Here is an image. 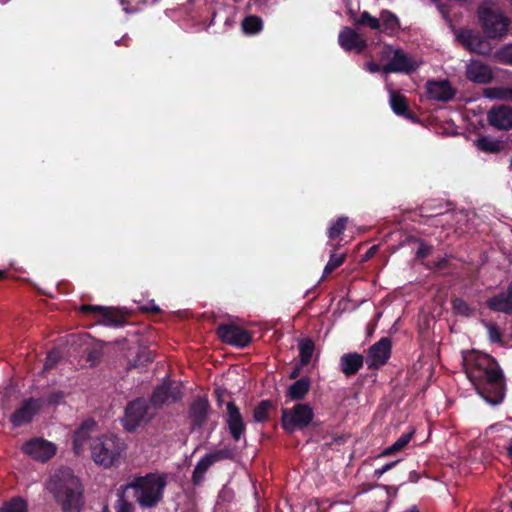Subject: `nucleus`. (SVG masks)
I'll use <instances>...</instances> for the list:
<instances>
[{"mask_svg": "<svg viewBox=\"0 0 512 512\" xmlns=\"http://www.w3.org/2000/svg\"><path fill=\"white\" fill-rule=\"evenodd\" d=\"M59 353L57 351H51L46 358L45 367H52L58 360Z\"/></svg>", "mask_w": 512, "mask_h": 512, "instance_id": "nucleus-44", "label": "nucleus"}, {"mask_svg": "<svg viewBox=\"0 0 512 512\" xmlns=\"http://www.w3.org/2000/svg\"><path fill=\"white\" fill-rule=\"evenodd\" d=\"M366 70H368L370 73H375L378 71H382V68L375 62H368L365 64Z\"/></svg>", "mask_w": 512, "mask_h": 512, "instance_id": "nucleus-46", "label": "nucleus"}, {"mask_svg": "<svg viewBox=\"0 0 512 512\" xmlns=\"http://www.w3.org/2000/svg\"><path fill=\"white\" fill-rule=\"evenodd\" d=\"M428 254V251L425 247H421L418 251H417V255L419 257H424L425 255Z\"/></svg>", "mask_w": 512, "mask_h": 512, "instance_id": "nucleus-49", "label": "nucleus"}, {"mask_svg": "<svg viewBox=\"0 0 512 512\" xmlns=\"http://www.w3.org/2000/svg\"><path fill=\"white\" fill-rule=\"evenodd\" d=\"M344 258V254H331L330 259L324 268V275L330 274L339 267L343 263Z\"/></svg>", "mask_w": 512, "mask_h": 512, "instance_id": "nucleus-38", "label": "nucleus"}, {"mask_svg": "<svg viewBox=\"0 0 512 512\" xmlns=\"http://www.w3.org/2000/svg\"><path fill=\"white\" fill-rule=\"evenodd\" d=\"M217 334L223 342L238 347H245L251 341L247 331L233 324L221 325L217 329Z\"/></svg>", "mask_w": 512, "mask_h": 512, "instance_id": "nucleus-12", "label": "nucleus"}, {"mask_svg": "<svg viewBox=\"0 0 512 512\" xmlns=\"http://www.w3.org/2000/svg\"><path fill=\"white\" fill-rule=\"evenodd\" d=\"M412 435H413V432H408V433H404L402 434L398 439L397 441L392 444L391 446L387 447L383 452H382V456H387V455H390L396 451H400L402 450L411 440L412 438Z\"/></svg>", "mask_w": 512, "mask_h": 512, "instance_id": "nucleus-33", "label": "nucleus"}, {"mask_svg": "<svg viewBox=\"0 0 512 512\" xmlns=\"http://www.w3.org/2000/svg\"><path fill=\"white\" fill-rule=\"evenodd\" d=\"M124 493L125 492L122 491L118 496L115 504V512H134L133 504L125 498Z\"/></svg>", "mask_w": 512, "mask_h": 512, "instance_id": "nucleus-39", "label": "nucleus"}, {"mask_svg": "<svg viewBox=\"0 0 512 512\" xmlns=\"http://www.w3.org/2000/svg\"><path fill=\"white\" fill-rule=\"evenodd\" d=\"M456 40L467 50L487 56L492 48L487 39L478 31L469 28H462L454 32Z\"/></svg>", "mask_w": 512, "mask_h": 512, "instance_id": "nucleus-10", "label": "nucleus"}, {"mask_svg": "<svg viewBox=\"0 0 512 512\" xmlns=\"http://www.w3.org/2000/svg\"><path fill=\"white\" fill-rule=\"evenodd\" d=\"M181 398L180 386L176 383H164L157 387L149 401L152 407L171 404Z\"/></svg>", "mask_w": 512, "mask_h": 512, "instance_id": "nucleus-13", "label": "nucleus"}, {"mask_svg": "<svg viewBox=\"0 0 512 512\" xmlns=\"http://www.w3.org/2000/svg\"><path fill=\"white\" fill-rule=\"evenodd\" d=\"M127 445L118 436L109 434L95 437L90 445L91 458L103 468H111L125 457Z\"/></svg>", "mask_w": 512, "mask_h": 512, "instance_id": "nucleus-4", "label": "nucleus"}, {"mask_svg": "<svg viewBox=\"0 0 512 512\" xmlns=\"http://www.w3.org/2000/svg\"><path fill=\"white\" fill-rule=\"evenodd\" d=\"M477 17L483 33L489 39H502L508 34L511 19L491 1L482 2Z\"/></svg>", "mask_w": 512, "mask_h": 512, "instance_id": "nucleus-5", "label": "nucleus"}, {"mask_svg": "<svg viewBox=\"0 0 512 512\" xmlns=\"http://www.w3.org/2000/svg\"><path fill=\"white\" fill-rule=\"evenodd\" d=\"M487 304L488 307L494 311L507 314L512 313V284L509 285L505 292H501L498 295L490 298Z\"/></svg>", "mask_w": 512, "mask_h": 512, "instance_id": "nucleus-24", "label": "nucleus"}, {"mask_svg": "<svg viewBox=\"0 0 512 512\" xmlns=\"http://www.w3.org/2000/svg\"><path fill=\"white\" fill-rule=\"evenodd\" d=\"M7 1H8V0H1V2H2V3H5V2H7Z\"/></svg>", "mask_w": 512, "mask_h": 512, "instance_id": "nucleus-55", "label": "nucleus"}, {"mask_svg": "<svg viewBox=\"0 0 512 512\" xmlns=\"http://www.w3.org/2000/svg\"><path fill=\"white\" fill-rule=\"evenodd\" d=\"M313 416V410L310 405L300 403L291 409L283 410L282 424L287 431L293 432L307 427L312 421Z\"/></svg>", "mask_w": 512, "mask_h": 512, "instance_id": "nucleus-9", "label": "nucleus"}, {"mask_svg": "<svg viewBox=\"0 0 512 512\" xmlns=\"http://www.w3.org/2000/svg\"><path fill=\"white\" fill-rule=\"evenodd\" d=\"M426 94L430 99L445 102L453 98L455 91L447 80H434L427 82Z\"/></svg>", "mask_w": 512, "mask_h": 512, "instance_id": "nucleus-20", "label": "nucleus"}, {"mask_svg": "<svg viewBox=\"0 0 512 512\" xmlns=\"http://www.w3.org/2000/svg\"><path fill=\"white\" fill-rule=\"evenodd\" d=\"M347 220L348 219L346 217H341L330 226L328 230V236L330 239L337 238L344 231Z\"/></svg>", "mask_w": 512, "mask_h": 512, "instance_id": "nucleus-37", "label": "nucleus"}, {"mask_svg": "<svg viewBox=\"0 0 512 512\" xmlns=\"http://www.w3.org/2000/svg\"><path fill=\"white\" fill-rule=\"evenodd\" d=\"M270 404L268 402L260 403L254 410V420L256 422H263L268 418Z\"/></svg>", "mask_w": 512, "mask_h": 512, "instance_id": "nucleus-40", "label": "nucleus"}, {"mask_svg": "<svg viewBox=\"0 0 512 512\" xmlns=\"http://www.w3.org/2000/svg\"><path fill=\"white\" fill-rule=\"evenodd\" d=\"M466 77L474 83L487 84L491 82L493 72L489 65L472 59L466 64Z\"/></svg>", "mask_w": 512, "mask_h": 512, "instance_id": "nucleus-16", "label": "nucleus"}, {"mask_svg": "<svg viewBox=\"0 0 512 512\" xmlns=\"http://www.w3.org/2000/svg\"><path fill=\"white\" fill-rule=\"evenodd\" d=\"M404 512H420L418 509H416L415 507H412Z\"/></svg>", "mask_w": 512, "mask_h": 512, "instance_id": "nucleus-52", "label": "nucleus"}, {"mask_svg": "<svg viewBox=\"0 0 512 512\" xmlns=\"http://www.w3.org/2000/svg\"><path fill=\"white\" fill-rule=\"evenodd\" d=\"M506 449H507L508 455L512 458V437H511V440Z\"/></svg>", "mask_w": 512, "mask_h": 512, "instance_id": "nucleus-51", "label": "nucleus"}, {"mask_svg": "<svg viewBox=\"0 0 512 512\" xmlns=\"http://www.w3.org/2000/svg\"><path fill=\"white\" fill-rule=\"evenodd\" d=\"M488 122L498 130H509L512 128V108L499 106L488 112Z\"/></svg>", "mask_w": 512, "mask_h": 512, "instance_id": "nucleus-22", "label": "nucleus"}, {"mask_svg": "<svg viewBox=\"0 0 512 512\" xmlns=\"http://www.w3.org/2000/svg\"><path fill=\"white\" fill-rule=\"evenodd\" d=\"M511 431L512 430L509 426H507L503 423H496V424L489 426L486 429L485 437L489 441L495 442L498 437L499 438L506 437L511 433Z\"/></svg>", "mask_w": 512, "mask_h": 512, "instance_id": "nucleus-30", "label": "nucleus"}, {"mask_svg": "<svg viewBox=\"0 0 512 512\" xmlns=\"http://www.w3.org/2000/svg\"><path fill=\"white\" fill-rule=\"evenodd\" d=\"M347 14L351 21L356 25H367L371 29L377 30L384 27L385 30H395L398 27L397 17L389 11H383L379 19L371 16L367 11L360 12L359 0H345Z\"/></svg>", "mask_w": 512, "mask_h": 512, "instance_id": "nucleus-6", "label": "nucleus"}, {"mask_svg": "<svg viewBox=\"0 0 512 512\" xmlns=\"http://www.w3.org/2000/svg\"><path fill=\"white\" fill-rule=\"evenodd\" d=\"M386 87L389 91V102L392 110L398 115H405L407 112V101L406 99L397 94L390 86V84H386Z\"/></svg>", "mask_w": 512, "mask_h": 512, "instance_id": "nucleus-27", "label": "nucleus"}, {"mask_svg": "<svg viewBox=\"0 0 512 512\" xmlns=\"http://www.w3.org/2000/svg\"><path fill=\"white\" fill-rule=\"evenodd\" d=\"M43 401L30 398L26 400L21 407L11 416V422L14 426H21L30 422L33 417L42 409Z\"/></svg>", "mask_w": 512, "mask_h": 512, "instance_id": "nucleus-14", "label": "nucleus"}, {"mask_svg": "<svg viewBox=\"0 0 512 512\" xmlns=\"http://www.w3.org/2000/svg\"><path fill=\"white\" fill-rule=\"evenodd\" d=\"M483 95L491 100H509L512 101L511 87H488L483 90Z\"/></svg>", "mask_w": 512, "mask_h": 512, "instance_id": "nucleus-29", "label": "nucleus"}, {"mask_svg": "<svg viewBox=\"0 0 512 512\" xmlns=\"http://www.w3.org/2000/svg\"><path fill=\"white\" fill-rule=\"evenodd\" d=\"M396 463H397V461L389 463V464H386V465L382 466L381 468L377 469L375 471V473L378 474V475H382L385 472H387L388 470H390Z\"/></svg>", "mask_w": 512, "mask_h": 512, "instance_id": "nucleus-47", "label": "nucleus"}, {"mask_svg": "<svg viewBox=\"0 0 512 512\" xmlns=\"http://www.w3.org/2000/svg\"><path fill=\"white\" fill-rule=\"evenodd\" d=\"M208 411V401L205 398L197 399L191 406V415L197 423H201Z\"/></svg>", "mask_w": 512, "mask_h": 512, "instance_id": "nucleus-32", "label": "nucleus"}, {"mask_svg": "<svg viewBox=\"0 0 512 512\" xmlns=\"http://www.w3.org/2000/svg\"><path fill=\"white\" fill-rule=\"evenodd\" d=\"M381 61H387L382 67L383 75L390 72L410 73L421 65L418 58L408 55L401 49H393L390 46L383 47L380 56Z\"/></svg>", "mask_w": 512, "mask_h": 512, "instance_id": "nucleus-7", "label": "nucleus"}, {"mask_svg": "<svg viewBox=\"0 0 512 512\" xmlns=\"http://www.w3.org/2000/svg\"><path fill=\"white\" fill-rule=\"evenodd\" d=\"M476 147L486 153H498L504 148V143L492 137L483 136L476 140Z\"/></svg>", "mask_w": 512, "mask_h": 512, "instance_id": "nucleus-26", "label": "nucleus"}, {"mask_svg": "<svg viewBox=\"0 0 512 512\" xmlns=\"http://www.w3.org/2000/svg\"><path fill=\"white\" fill-rule=\"evenodd\" d=\"M231 451L228 449L217 450L203 456L195 466L193 472V481L198 484L204 477V474L208 470V468L223 459H227L231 457Z\"/></svg>", "mask_w": 512, "mask_h": 512, "instance_id": "nucleus-15", "label": "nucleus"}, {"mask_svg": "<svg viewBox=\"0 0 512 512\" xmlns=\"http://www.w3.org/2000/svg\"><path fill=\"white\" fill-rule=\"evenodd\" d=\"M96 422L94 420H86L82 425L75 431L73 435V449L76 454H81L84 451L86 444L89 442L91 445L92 434L95 432Z\"/></svg>", "mask_w": 512, "mask_h": 512, "instance_id": "nucleus-19", "label": "nucleus"}, {"mask_svg": "<svg viewBox=\"0 0 512 512\" xmlns=\"http://www.w3.org/2000/svg\"><path fill=\"white\" fill-rule=\"evenodd\" d=\"M363 364V357L357 353L345 354L341 357L340 365L346 375L355 374Z\"/></svg>", "mask_w": 512, "mask_h": 512, "instance_id": "nucleus-25", "label": "nucleus"}, {"mask_svg": "<svg viewBox=\"0 0 512 512\" xmlns=\"http://www.w3.org/2000/svg\"><path fill=\"white\" fill-rule=\"evenodd\" d=\"M0 512H28V503L22 497H14L0 507Z\"/></svg>", "mask_w": 512, "mask_h": 512, "instance_id": "nucleus-31", "label": "nucleus"}, {"mask_svg": "<svg viewBox=\"0 0 512 512\" xmlns=\"http://www.w3.org/2000/svg\"><path fill=\"white\" fill-rule=\"evenodd\" d=\"M11 394H12V391H11V390H9V391H6V392H5V394H3V395L1 396V398H0V404H1L2 408H4V409H5V408H7V406H6V402H5V398H6V397H8V396H10Z\"/></svg>", "mask_w": 512, "mask_h": 512, "instance_id": "nucleus-48", "label": "nucleus"}, {"mask_svg": "<svg viewBox=\"0 0 512 512\" xmlns=\"http://www.w3.org/2000/svg\"><path fill=\"white\" fill-rule=\"evenodd\" d=\"M23 451L33 459L45 462L55 455L57 448L50 441L34 438L23 445Z\"/></svg>", "mask_w": 512, "mask_h": 512, "instance_id": "nucleus-11", "label": "nucleus"}, {"mask_svg": "<svg viewBox=\"0 0 512 512\" xmlns=\"http://www.w3.org/2000/svg\"><path fill=\"white\" fill-rule=\"evenodd\" d=\"M63 399H64L63 392L55 391V392L50 394V396L48 397L47 401H48L49 404L56 405V404L61 403L63 401Z\"/></svg>", "mask_w": 512, "mask_h": 512, "instance_id": "nucleus-43", "label": "nucleus"}, {"mask_svg": "<svg viewBox=\"0 0 512 512\" xmlns=\"http://www.w3.org/2000/svg\"><path fill=\"white\" fill-rule=\"evenodd\" d=\"M132 2L131 0H120V3L123 7V10L127 13H132V12H135L139 9V7H134L132 6Z\"/></svg>", "mask_w": 512, "mask_h": 512, "instance_id": "nucleus-45", "label": "nucleus"}, {"mask_svg": "<svg viewBox=\"0 0 512 512\" xmlns=\"http://www.w3.org/2000/svg\"><path fill=\"white\" fill-rule=\"evenodd\" d=\"M391 343L387 338H382L369 350L366 363L369 368H377L386 363L390 357Z\"/></svg>", "mask_w": 512, "mask_h": 512, "instance_id": "nucleus-18", "label": "nucleus"}, {"mask_svg": "<svg viewBox=\"0 0 512 512\" xmlns=\"http://www.w3.org/2000/svg\"><path fill=\"white\" fill-rule=\"evenodd\" d=\"M338 43L345 51L356 53H360L366 47V40L350 27H344L340 30Z\"/></svg>", "mask_w": 512, "mask_h": 512, "instance_id": "nucleus-17", "label": "nucleus"}, {"mask_svg": "<svg viewBox=\"0 0 512 512\" xmlns=\"http://www.w3.org/2000/svg\"><path fill=\"white\" fill-rule=\"evenodd\" d=\"M508 1H509V3H510V4H511V6H512V0H508Z\"/></svg>", "mask_w": 512, "mask_h": 512, "instance_id": "nucleus-56", "label": "nucleus"}, {"mask_svg": "<svg viewBox=\"0 0 512 512\" xmlns=\"http://www.w3.org/2000/svg\"><path fill=\"white\" fill-rule=\"evenodd\" d=\"M81 310L86 313H93L97 315V323L114 326L121 323V316L119 313L112 308L103 307V306H93V305H83Z\"/></svg>", "mask_w": 512, "mask_h": 512, "instance_id": "nucleus-21", "label": "nucleus"}, {"mask_svg": "<svg viewBox=\"0 0 512 512\" xmlns=\"http://www.w3.org/2000/svg\"><path fill=\"white\" fill-rule=\"evenodd\" d=\"M5 272L3 270H0V278L4 277Z\"/></svg>", "mask_w": 512, "mask_h": 512, "instance_id": "nucleus-53", "label": "nucleus"}, {"mask_svg": "<svg viewBox=\"0 0 512 512\" xmlns=\"http://www.w3.org/2000/svg\"><path fill=\"white\" fill-rule=\"evenodd\" d=\"M463 362L467 377L478 394L490 405L500 404L504 399L505 384L497 362L481 352L468 353Z\"/></svg>", "mask_w": 512, "mask_h": 512, "instance_id": "nucleus-1", "label": "nucleus"}, {"mask_svg": "<svg viewBox=\"0 0 512 512\" xmlns=\"http://www.w3.org/2000/svg\"><path fill=\"white\" fill-rule=\"evenodd\" d=\"M242 27L245 33L255 34L262 29V20L257 16H249L243 20Z\"/></svg>", "mask_w": 512, "mask_h": 512, "instance_id": "nucleus-36", "label": "nucleus"}, {"mask_svg": "<svg viewBox=\"0 0 512 512\" xmlns=\"http://www.w3.org/2000/svg\"><path fill=\"white\" fill-rule=\"evenodd\" d=\"M299 351L301 363L303 365L308 364L314 351V343L310 339H303L299 343Z\"/></svg>", "mask_w": 512, "mask_h": 512, "instance_id": "nucleus-34", "label": "nucleus"}, {"mask_svg": "<svg viewBox=\"0 0 512 512\" xmlns=\"http://www.w3.org/2000/svg\"><path fill=\"white\" fill-rule=\"evenodd\" d=\"M310 381L307 378H302L294 382L288 389L287 395L292 400L302 399L308 392Z\"/></svg>", "mask_w": 512, "mask_h": 512, "instance_id": "nucleus-28", "label": "nucleus"}, {"mask_svg": "<svg viewBox=\"0 0 512 512\" xmlns=\"http://www.w3.org/2000/svg\"><path fill=\"white\" fill-rule=\"evenodd\" d=\"M227 413H228V426L232 437L238 441L242 434L244 433V423L241 417V414L238 408L232 403L229 402L227 405Z\"/></svg>", "mask_w": 512, "mask_h": 512, "instance_id": "nucleus-23", "label": "nucleus"}, {"mask_svg": "<svg viewBox=\"0 0 512 512\" xmlns=\"http://www.w3.org/2000/svg\"><path fill=\"white\" fill-rule=\"evenodd\" d=\"M453 309L459 315L469 316L472 314V309L462 299H455L453 301Z\"/></svg>", "mask_w": 512, "mask_h": 512, "instance_id": "nucleus-41", "label": "nucleus"}, {"mask_svg": "<svg viewBox=\"0 0 512 512\" xmlns=\"http://www.w3.org/2000/svg\"><path fill=\"white\" fill-rule=\"evenodd\" d=\"M146 310L153 311V312H158L159 308L155 304H151V306L147 307Z\"/></svg>", "mask_w": 512, "mask_h": 512, "instance_id": "nucleus-50", "label": "nucleus"}, {"mask_svg": "<svg viewBox=\"0 0 512 512\" xmlns=\"http://www.w3.org/2000/svg\"><path fill=\"white\" fill-rule=\"evenodd\" d=\"M155 415L156 409L152 407L150 402L138 399L126 407L122 425L126 431L132 432L150 422Z\"/></svg>", "mask_w": 512, "mask_h": 512, "instance_id": "nucleus-8", "label": "nucleus"}, {"mask_svg": "<svg viewBox=\"0 0 512 512\" xmlns=\"http://www.w3.org/2000/svg\"><path fill=\"white\" fill-rule=\"evenodd\" d=\"M484 325L487 329L489 340L491 342H500L502 334L499 328L490 322H484Z\"/></svg>", "mask_w": 512, "mask_h": 512, "instance_id": "nucleus-42", "label": "nucleus"}, {"mask_svg": "<svg viewBox=\"0 0 512 512\" xmlns=\"http://www.w3.org/2000/svg\"><path fill=\"white\" fill-rule=\"evenodd\" d=\"M510 168L512 169V157H511V160H510Z\"/></svg>", "mask_w": 512, "mask_h": 512, "instance_id": "nucleus-54", "label": "nucleus"}, {"mask_svg": "<svg viewBox=\"0 0 512 512\" xmlns=\"http://www.w3.org/2000/svg\"><path fill=\"white\" fill-rule=\"evenodd\" d=\"M494 59L505 65H512V44L500 47L494 54Z\"/></svg>", "mask_w": 512, "mask_h": 512, "instance_id": "nucleus-35", "label": "nucleus"}, {"mask_svg": "<svg viewBox=\"0 0 512 512\" xmlns=\"http://www.w3.org/2000/svg\"><path fill=\"white\" fill-rule=\"evenodd\" d=\"M47 490L67 512H77L81 505L82 486L70 468L55 470L47 484Z\"/></svg>", "mask_w": 512, "mask_h": 512, "instance_id": "nucleus-2", "label": "nucleus"}, {"mask_svg": "<svg viewBox=\"0 0 512 512\" xmlns=\"http://www.w3.org/2000/svg\"><path fill=\"white\" fill-rule=\"evenodd\" d=\"M166 480L158 473L135 477L121 487L123 492L133 491V497L141 508L155 507L163 498Z\"/></svg>", "mask_w": 512, "mask_h": 512, "instance_id": "nucleus-3", "label": "nucleus"}]
</instances>
